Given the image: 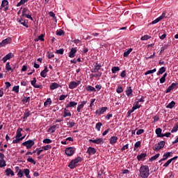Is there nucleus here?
I'll list each match as a JSON object with an SVG mask.
<instances>
[{"mask_svg": "<svg viewBox=\"0 0 178 178\" xmlns=\"http://www.w3.org/2000/svg\"><path fill=\"white\" fill-rule=\"evenodd\" d=\"M77 105L76 102H70L65 106V108H74Z\"/></svg>", "mask_w": 178, "mask_h": 178, "instance_id": "nucleus-20", "label": "nucleus"}, {"mask_svg": "<svg viewBox=\"0 0 178 178\" xmlns=\"http://www.w3.org/2000/svg\"><path fill=\"white\" fill-rule=\"evenodd\" d=\"M49 70H48V67H45L44 70H42L41 72H40V76L41 77H47V73H48Z\"/></svg>", "mask_w": 178, "mask_h": 178, "instance_id": "nucleus-16", "label": "nucleus"}, {"mask_svg": "<svg viewBox=\"0 0 178 178\" xmlns=\"http://www.w3.org/2000/svg\"><path fill=\"white\" fill-rule=\"evenodd\" d=\"M121 77L124 78L126 77V70H123L120 74Z\"/></svg>", "mask_w": 178, "mask_h": 178, "instance_id": "nucleus-64", "label": "nucleus"}, {"mask_svg": "<svg viewBox=\"0 0 178 178\" xmlns=\"http://www.w3.org/2000/svg\"><path fill=\"white\" fill-rule=\"evenodd\" d=\"M156 134L157 135V137H162L163 134H162V129L161 128H157L156 129Z\"/></svg>", "mask_w": 178, "mask_h": 178, "instance_id": "nucleus-26", "label": "nucleus"}, {"mask_svg": "<svg viewBox=\"0 0 178 178\" xmlns=\"http://www.w3.org/2000/svg\"><path fill=\"white\" fill-rule=\"evenodd\" d=\"M132 92H133V90H131V87H129V89L126 91V94L127 97H130Z\"/></svg>", "mask_w": 178, "mask_h": 178, "instance_id": "nucleus-50", "label": "nucleus"}, {"mask_svg": "<svg viewBox=\"0 0 178 178\" xmlns=\"http://www.w3.org/2000/svg\"><path fill=\"white\" fill-rule=\"evenodd\" d=\"M86 90H87V91H90V92L97 91V90H95V88H94L91 86H88L86 87Z\"/></svg>", "mask_w": 178, "mask_h": 178, "instance_id": "nucleus-33", "label": "nucleus"}, {"mask_svg": "<svg viewBox=\"0 0 178 178\" xmlns=\"http://www.w3.org/2000/svg\"><path fill=\"white\" fill-rule=\"evenodd\" d=\"M27 12H29V9H27L26 8H24L21 17H23L25 15H26V13H27Z\"/></svg>", "mask_w": 178, "mask_h": 178, "instance_id": "nucleus-55", "label": "nucleus"}, {"mask_svg": "<svg viewBox=\"0 0 178 178\" xmlns=\"http://www.w3.org/2000/svg\"><path fill=\"white\" fill-rule=\"evenodd\" d=\"M74 124H76L74 122H69L67 123L68 127H74Z\"/></svg>", "mask_w": 178, "mask_h": 178, "instance_id": "nucleus-58", "label": "nucleus"}, {"mask_svg": "<svg viewBox=\"0 0 178 178\" xmlns=\"http://www.w3.org/2000/svg\"><path fill=\"white\" fill-rule=\"evenodd\" d=\"M63 112H64L63 118H67V117L72 116V113H70L69 110L67 109L66 107L64 108Z\"/></svg>", "mask_w": 178, "mask_h": 178, "instance_id": "nucleus-17", "label": "nucleus"}, {"mask_svg": "<svg viewBox=\"0 0 178 178\" xmlns=\"http://www.w3.org/2000/svg\"><path fill=\"white\" fill-rule=\"evenodd\" d=\"M155 72H156V68H154L153 70H148L145 73V76H148V74H152L154 73H155Z\"/></svg>", "mask_w": 178, "mask_h": 178, "instance_id": "nucleus-34", "label": "nucleus"}, {"mask_svg": "<svg viewBox=\"0 0 178 178\" xmlns=\"http://www.w3.org/2000/svg\"><path fill=\"white\" fill-rule=\"evenodd\" d=\"M165 147V141L161 140L158 144H156L154 147H153L154 151H159L160 149H162Z\"/></svg>", "mask_w": 178, "mask_h": 178, "instance_id": "nucleus-5", "label": "nucleus"}, {"mask_svg": "<svg viewBox=\"0 0 178 178\" xmlns=\"http://www.w3.org/2000/svg\"><path fill=\"white\" fill-rule=\"evenodd\" d=\"M119 70H120V67H113L111 69V72L113 74H115V73L117 72H119Z\"/></svg>", "mask_w": 178, "mask_h": 178, "instance_id": "nucleus-36", "label": "nucleus"}, {"mask_svg": "<svg viewBox=\"0 0 178 178\" xmlns=\"http://www.w3.org/2000/svg\"><path fill=\"white\" fill-rule=\"evenodd\" d=\"M63 34H65V32H63V30H57L56 31L57 35H63Z\"/></svg>", "mask_w": 178, "mask_h": 178, "instance_id": "nucleus-57", "label": "nucleus"}, {"mask_svg": "<svg viewBox=\"0 0 178 178\" xmlns=\"http://www.w3.org/2000/svg\"><path fill=\"white\" fill-rule=\"evenodd\" d=\"M65 152L67 156H73L74 154V149L72 147H67L65 149Z\"/></svg>", "mask_w": 178, "mask_h": 178, "instance_id": "nucleus-7", "label": "nucleus"}, {"mask_svg": "<svg viewBox=\"0 0 178 178\" xmlns=\"http://www.w3.org/2000/svg\"><path fill=\"white\" fill-rule=\"evenodd\" d=\"M131 51H133V49L130 48L129 50L124 52V57L127 58V56H129V55H130V53L131 52Z\"/></svg>", "mask_w": 178, "mask_h": 178, "instance_id": "nucleus-39", "label": "nucleus"}, {"mask_svg": "<svg viewBox=\"0 0 178 178\" xmlns=\"http://www.w3.org/2000/svg\"><path fill=\"white\" fill-rule=\"evenodd\" d=\"M27 162H30L31 163H33V165H35L37 163V162H35V161H34V159L30 156H29V158L27 159Z\"/></svg>", "mask_w": 178, "mask_h": 178, "instance_id": "nucleus-43", "label": "nucleus"}, {"mask_svg": "<svg viewBox=\"0 0 178 178\" xmlns=\"http://www.w3.org/2000/svg\"><path fill=\"white\" fill-rule=\"evenodd\" d=\"M58 129V124L54 125L52 127H51L49 129H48V132L51 131V134H54V132L55 131L56 129Z\"/></svg>", "mask_w": 178, "mask_h": 178, "instance_id": "nucleus-28", "label": "nucleus"}, {"mask_svg": "<svg viewBox=\"0 0 178 178\" xmlns=\"http://www.w3.org/2000/svg\"><path fill=\"white\" fill-rule=\"evenodd\" d=\"M175 105H176V102H175V101H172L166 106V108L168 109H172L173 108H175Z\"/></svg>", "mask_w": 178, "mask_h": 178, "instance_id": "nucleus-23", "label": "nucleus"}, {"mask_svg": "<svg viewBox=\"0 0 178 178\" xmlns=\"http://www.w3.org/2000/svg\"><path fill=\"white\" fill-rule=\"evenodd\" d=\"M29 0H20L19 3H17V6H22V5H24L26 2H28Z\"/></svg>", "mask_w": 178, "mask_h": 178, "instance_id": "nucleus-44", "label": "nucleus"}, {"mask_svg": "<svg viewBox=\"0 0 178 178\" xmlns=\"http://www.w3.org/2000/svg\"><path fill=\"white\" fill-rule=\"evenodd\" d=\"M118 94H120L121 92H123V88L122 86H120L116 90Z\"/></svg>", "mask_w": 178, "mask_h": 178, "instance_id": "nucleus-60", "label": "nucleus"}, {"mask_svg": "<svg viewBox=\"0 0 178 178\" xmlns=\"http://www.w3.org/2000/svg\"><path fill=\"white\" fill-rule=\"evenodd\" d=\"M22 102H24V104H28L30 103V97H24L22 99Z\"/></svg>", "mask_w": 178, "mask_h": 178, "instance_id": "nucleus-38", "label": "nucleus"}, {"mask_svg": "<svg viewBox=\"0 0 178 178\" xmlns=\"http://www.w3.org/2000/svg\"><path fill=\"white\" fill-rule=\"evenodd\" d=\"M102 127V122H98L96 124L95 129L97 131H101V127Z\"/></svg>", "mask_w": 178, "mask_h": 178, "instance_id": "nucleus-40", "label": "nucleus"}, {"mask_svg": "<svg viewBox=\"0 0 178 178\" xmlns=\"http://www.w3.org/2000/svg\"><path fill=\"white\" fill-rule=\"evenodd\" d=\"M67 97V95H61L59 97L60 101H63L65 100V98Z\"/></svg>", "mask_w": 178, "mask_h": 178, "instance_id": "nucleus-62", "label": "nucleus"}, {"mask_svg": "<svg viewBox=\"0 0 178 178\" xmlns=\"http://www.w3.org/2000/svg\"><path fill=\"white\" fill-rule=\"evenodd\" d=\"M89 143H93L94 144H104V139L102 138H99L98 139L89 140Z\"/></svg>", "mask_w": 178, "mask_h": 178, "instance_id": "nucleus-11", "label": "nucleus"}, {"mask_svg": "<svg viewBox=\"0 0 178 178\" xmlns=\"http://www.w3.org/2000/svg\"><path fill=\"white\" fill-rule=\"evenodd\" d=\"M76 52H77V49L72 47L70 51L69 58H74L76 56Z\"/></svg>", "mask_w": 178, "mask_h": 178, "instance_id": "nucleus-14", "label": "nucleus"}, {"mask_svg": "<svg viewBox=\"0 0 178 178\" xmlns=\"http://www.w3.org/2000/svg\"><path fill=\"white\" fill-rule=\"evenodd\" d=\"M147 156V153H141L140 155L137 156V159L138 161H143V159H145Z\"/></svg>", "mask_w": 178, "mask_h": 178, "instance_id": "nucleus-19", "label": "nucleus"}, {"mask_svg": "<svg viewBox=\"0 0 178 178\" xmlns=\"http://www.w3.org/2000/svg\"><path fill=\"white\" fill-rule=\"evenodd\" d=\"M42 148L44 151H48V149H51V148H52V146H51V145H47L46 146H43Z\"/></svg>", "mask_w": 178, "mask_h": 178, "instance_id": "nucleus-47", "label": "nucleus"}, {"mask_svg": "<svg viewBox=\"0 0 178 178\" xmlns=\"http://www.w3.org/2000/svg\"><path fill=\"white\" fill-rule=\"evenodd\" d=\"M6 176H15V172H13V170H12V169L7 168L6 170Z\"/></svg>", "mask_w": 178, "mask_h": 178, "instance_id": "nucleus-18", "label": "nucleus"}, {"mask_svg": "<svg viewBox=\"0 0 178 178\" xmlns=\"http://www.w3.org/2000/svg\"><path fill=\"white\" fill-rule=\"evenodd\" d=\"M63 52H65V49H59L56 51V54H58V55H63Z\"/></svg>", "mask_w": 178, "mask_h": 178, "instance_id": "nucleus-46", "label": "nucleus"}, {"mask_svg": "<svg viewBox=\"0 0 178 178\" xmlns=\"http://www.w3.org/2000/svg\"><path fill=\"white\" fill-rule=\"evenodd\" d=\"M23 174L25 175L26 177L27 178H31L30 176V170L25 168L24 170H19V172L17 173V176L19 178L23 177Z\"/></svg>", "mask_w": 178, "mask_h": 178, "instance_id": "nucleus-2", "label": "nucleus"}, {"mask_svg": "<svg viewBox=\"0 0 178 178\" xmlns=\"http://www.w3.org/2000/svg\"><path fill=\"white\" fill-rule=\"evenodd\" d=\"M7 59H11V58H13L14 55L13 53H8L7 55H6Z\"/></svg>", "mask_w": 178, "mask_h": 178, "instance_id": "nucleus-61", "label": "nucleus"}, {"mask_svg": "<svg viewBox=\"0 0 178 178\" xmlns=\"http://www.w3.org/2000/svg\"><path fill=\"white\" fill-rule=\"evenodd\" d=\"M37 83V79L35 78H33V80L31 81V86H33L35 88H42V85H38L36 83Z\"/></svg>", "mask_w": 178, "mask_h": 178, "instance_id": "nucleus-10", "label": "nucleus"}, {"mask_svg": "<svg viewBox=\"0 0 178 178\" xmlns=\"http://www.w3.org/2000/svg\"><path fill=\"white\" fill-rule=\"evenodd\" d=\"M30 116V111L29 109H26L25 111V113L24 114V116L22 117V119H27Z\"/></svg>", "mask_w": 178, "mask_h": 178, "instance_id": "nucleus-35", "label": "nucleus"}, {"mask_svg": "<svg viewBox=\"0 0 178 178\" xmlns=\"http://www.w3.org/2000/svg\"><path fill=\"white\" fill-rule=\"evenodd\" d=\"M139 147H141V142L140 141H138L135 143L134 150L136 151V149H137V148H138Z\"/></svg>", "mask_w": 178, "mask_h": 178, "instance_id": "nucleus-49", "label": "nucleus"}, {"mask_svg": "<svg viewBox=\"0 0 178 178\" xmlns=\"http://www.w3.org/2000/svg\"><path fill=\"white\" fill-rule=\"evenodd\" d=\"M160 156H161V154L159 153H158L156 155L152 156L149 159L150 162H154V161H156V159H158V158H159Z\"/></svg>", "mask_w": 178, "mask_h": 178, "instance_id": "nucleus-30", "label": "nucleus"}, {"mask_svg": "<svg viewBox=\"0 0 178 178\" xmlns=\"http://www.w3.org/2000/svg\"><path fill=\"white\" fill-rule=\"evenodd\" d=\"M7 5H9L8 0H3L1 5V9L5 8V6H7Z\"/></svg>", "mask_w": 178, "mask_h": 178, "instance_id": "nucleus-32", "label": "nucleus"}, {"mask_svg": "<svg viewBox=\"0 0 178 178\" xmlns=\"http://www.w3.org/2000/svg\"><path fill=\"white\" fill-rule=\"evenodd\" d=\"M163 159H165V161H166V159H168V158H169V156H170V152H166L165 154H163Z\"/></svg>", "mask_w": 178, "mask_h": 178, "instance_id": "nucleus-56", "label": "nucleus"}, {"mask_svg": "<svg viewBox=\"0 0 178 178\" xmlns=\"http://www.w3.org/2000/svg\"><path fill=\"white\" fill-rule=\"evenodd\" d=\"M35 41H44V34H41L40 35H39L38 39H35Z\"/></svg>", "mask_w": 178, "mask_h": 178, "instance_id": "nucleus-48", "label": "nucleus"}, {"mask_svg": "<svg viewBox=\"0 0 178 178\" xmlns=\"http://www.w3.org/2000/svg\"><path fill=\"white\" fill-rule=\"evenodd\" d=\"M165 16L166 13L163 12L160 17H157L155 20L152 21L151 24H156V23H159L161 20H163V19H165Z\"/></svg>", "mask_w": 178, "mask_h": 178, "instance_id": "nucleus-6", "label": "nucleus"}, {"mask_svg": "<svg viewBox=\"0 0 178 178\" xmlns=\"http://www.w3.org/2000/svg\"><path fill=\"white\" fill-rule=\"evenodd\" d=\"M95 152H97V150L95 149V148L91 147H89L86 152V153L88 154L89 155H94Z\"/></svg>", "mask_w": 178, "mask_h": 178, "instance_id": "nucleus-13", "label": "nucleus"}, {"mask_svg": "<svg viewBox=\"0 0 178 178\" xmlns=\"http://www.w3.org/2000/svg\"><path fill=\"white\" fill-rule=\"evenodd\" d=\"M10 42H12V39L10 38H8L0 42V47H3V45H6V44H10Z\"/></svg>", "mask_w": 178, "mask_h": 178, "instance_id": "nucleus-12", "label": "nucleus"}, {"mask_svg": "<svg viewBox=\"0 0 178 178\" xmlns=\"http://www.w3.org/2000/svg\"><path fill=\"white\" fill-rule=\"evenodd\" d=\"M140 176L142 178H147L149 176V168L148 165H142L139 170Z\"/></svg>", "mask_w": 178, "mask_h": 178, "instance_id": "nucleus-1", "label": "nucleus"}, {"mask_svg": "<svg viewBox=\"0 0 178 178\" xmlns=\"http://www.w3.org/2000/svg\"><path fill=\"white\" fill-rule=\"evenodd\" d=\"M52 104V100H51V98H48L46 102L44 103V106H48V105H51Z\"/></svg>", "mask_w": 178, "mask_h": 178, "instance_id": "nucleus-37", "label": "nucleus"}, {"mask_svg": "<svg viewBox=\"0 0 178 178\" xmlns=\"http://www.w3.org/2000/svg\"><path fill=\"white\" fill-rule=\"evenodd\" d=\"M168 76L167 73H165L163 76L160 79V83L161 84H163L165 81H166V76Z\"/></svg>", "mask_w": 178, "mask_h": 178, "instance_id": "nucleus-31", "label": "nucleus"}, {"mask_svg": "<svg viewBox=\"0 0 178 178\" xmlns=\"http://www.w3.org/2000/svg\"><path fill=\"white\" fill-rule=\"evenodd\" d=\"M144 133V129H139L137 131L136 134L137 136H140V134H143Z\"/></svg>", "mask_w": 178, "mask_h": 178, "instance_id": "nucleus-63", "label": "nucleus"}, {"mask_svg": "<svg viewBox=\"0 0 178 178\" xmlns=\"http://www.w3.org/2000/svg\"><path fill=\"white\" fill-rule=\"evenodd\" d=\"M133 108L136 111V109H140V108H141V105L139 104L138 102H136Z\"/></svg>", "mask_w": 178, "mask_h": 178, "instance_id": "nucleus-45", "label": "nucleus"}, {"mask_svg": "<svg viewBox=\"0 0 178 178\" xmlns=\"http://www.w3.org/2000/svg\"><path fill=\"white\" fill-rule=\"evenodd\" d=\"M12 90L16 92V94H19V86H14Z\"/></svg>", "mask_w": 178, "mask_h": 178, "instance_id": "nucleus-53", "label": "nucleus"}, {"mask_svg": "<svg viewBox=\"0 0 178 178\" xmlns=\"http://www.w3.org/2000/svg\"><path fill=\"white\" fill-rule=\"evenodd\" d=\"M44 144H51L52 143V140L51 139L46 138L43 140Z\"/></svg>", "mask_w": 178, "mask_h": 178, "instance_id": "nucleus-59", "label": "nucleus"}, {"mask_svg": "<svg viewBox=\"0 0 178 178\" xmlns=\"http://www.w3.org/2000/svg\"><path fill=\"white\" fill-rule=\"evenodd\" d=\"M5 166H6V161L3 159L0 160V168H5Z\"/></svg>", "mask_w": 178, "mask_h": 178, "instance_id": "nucleus-41", "label": "nucleus"}, {"mask_svg": "<svg viewBox=\"0 0 178 178\" xmlns=\"http://www.w3.org/2000/svg\"><path fill=\"white\" fill-rule=\"evenodd\" d=\"M107 110L108 107H102L95 111V114L99 115V116H100V115H104V113H105V112H106Z\"/></svg>", "mask_w": 178, "mask_h": 178, "instance_id": "nucleus-9", "label": "nucleus"}, {"mask_svg": "<svg viewBox=\"0 0 178 178\" xmlns=\"http://www.w3.org/2000/svg\"><path fill=\"white\" fill-rule=\"evenodd\" d=\"M34 144H35L34 140H29L22 143V145H23L24 147H26L27 149H30V148H31V147H33Z\"/></svg>", "mask_w": 178, "mask_h": 178, "instance_id": "nucleus-4", "label": "nucleus"}, {"mask_svg": "<svg viewBox=\"0 0 178 178\" xmlns=\"http://www.w3.org/2000/svg\"><path fill=\"white\" fill-rule=\"evenodd\" d=\"M81 157H78L72 160L68 165L70 169H74V168H76V165H77L78 163L81 162Z\"/></svg>", "mask_w": 178, "mask_h": 178, "instance_id": "nucleus-3", "label": "nucleus"}, {"mask_svg": "<svg viewBox=\"0 0 178 178\" xmlns=\"http://www.w3.org/2000/svg\"><path fill=\"white\" fill-rule=\"evenodd\" d=\"M77 87V82L76 81H71L69 85V88L70 90H73V88H76Z\"/></svg>", "mask_w": 178, "mask_h": 178, "instance_id": "nucleus-22", "label": "nucleus"}, {"mask_svg": "<svg viewBox=\"0 0 178 178\" xmlns=\"http://www.w3.org/2000/svg\"><path fill=\"white\" fill-rule=\"evenodd\" d=\"M22 131H23V129H22V128L17 129L15 138H20V137H22Z\"/></svg>", "mask_w": 178, "mask_h": 178, "instance_id": "nucleus-21", "label": "nucleus"}, {"mask_svg": "<svg viewBox=\"0 0 178 178\" xmlns=\"http://www.w3.org/2000/svg\"><path fill=\"white\" fill-rule=\"evenodd\" d=\"M22 140H24V136L22 138H15V139L13 140V143L17 144L18 143H20V141H22Z\"/></svg>", "mask_w": 178, "mask_h": 178, "instance_id": "nucleus-29", "label": "nucleus"}, {"mask_svg": "<svg viewBox=\"0 0 178 178\" xmlns=\"http://www.w3.org/2000/svg\"><path fill=\"white\" fill-rule=\"evenodd\" d=\"M149 38H151V36L148 35H145L144 36H142L140 40L142 41H146L147 40H149Z\"/></svg>", "mask_w": 178, "mask_h": 178, "instance_id": "nucleus-42", "label": "nucleus"}, {"mask_svg": "<svg viewBox=\"0 0 178 178\" xmlns=\"http://www.w3.org/2000/svg\"><path fill=\"white\" fill-rule=\"evenodd\" d=\"M177 130H178V124H176L175 127L172 128V129L171 130V133H176Z\"/></svg>", "mask_w": 178, "mask_h": 178, "instance_id": "nucleus-54", "label": "nucleus"}, {"mask_svg": "<svg viewBox=\"0 0 178 178\" xmlns=\"http://www.w3.org/2000/svg\"><path fill=\"white\" fill-rule=\"evenodd\" d=\"M6 69L8 72H10V70H12V67H10V63L9 62L6 63Z\"/></svg>", "mask_w": 178, "mask_h": 178, "instance_id": "nucleus-52", "label": "nucleus"}, {"mask_svg": "<svg viewBox=\"0 0 178 178\" xmlns=\"http://www.w3.org/2000/svg\"><path fill=\"white\" fill-rule=\"evenodd\" d=\"M59 87V85L56 82H54L50 85V90H56Z\"/></svg>", "mask_w": 178, "mask_h": 178, "instance_id": "nucleus-24", "label": "nucleus"}, {"mask_svg": "<svg viewBox=\"0 0 178 178\" xmlns=\"http://www.w3.org/2000/svg\"><path fill=\"white\" fill-rule=\"evenodd\" d=\"M173 161V159H169L164 165V168H168L170 163Z\"/></svg>", "mask_w": 178, "mask_h": 178, "instance_id": "nucleus-51", "label": "nucleus"}, {"mask_svg": "<svg viewBox=\"0 0 178 178\" xmlns=\"http://www.w3.org/2000/svg\"><path fill=\"white\" fill-rule=\"evenodd\" d=\"M101 67H102V65L98 63H96L91 70L92 73H98V71L101 70Z\"/></svg>", "mask_w": 178, "mask_h": 178, "instance_id": "nucleus-8", "label": "nucleus"}, {"mask_svg": "<svg viewBox=\"0 0 178 178\" xmlns=\"http://www.w3.org/2000/svg\"><path fill=\"white\" fill-rule=\"evenodd\" d=\"M87 104V101H83L81 102V103L78 105V107L76 108L77 112L80 113V111H81V109H83L84 108V106Z\"/></svg>", "mask_w": 178, "mask_h": 178, "instance_id": "nucleus-15", "label": "nucleus"}, {"mask_svg": "<svg viewBox=\"0 0 178 178\" xmlns=\"http://www.w3.org/2000/svg\"><path fill=\"white\" fill-rule=\"evenodd\" d=\"M118 141V136H112L110 138V144H116Z\"/></svg>", "mask_w": 178, "mask_h": 178, "instance_id": "nucleus-27", "label": "nucleus"}, {"mask_svg": "<svg viewBox=\"0 0 178 178\" xmlns=\"http://www.w3.org/2000/svg\"><path fill=\"white\" fill-rule=\"evenodd\" d=\"M165 72H166V67H161L157 72V76H160V74H163Z\"/></svg>", "mask_w": 178, "mask_h": 178, "instance_id": "nucleus-25", "label": "nucleus"}]
</instances>
